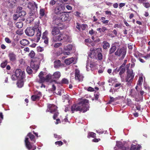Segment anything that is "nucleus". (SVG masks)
Returning <instances> with one entry per match:
<instances>
[{
  "instance_id": "f257e3e1",
  "label": "nucleus",
  "mask_w": 150,
  "mask_h": 150,
  "mask_svg": "<svg viewBox=\"0 0 150 150\" xmlns=\"http://www.w3.org/2000/svg\"><path fill=\"white\" fill-rule=\"evenodd\" d=\"M88 100L86 99L83 100L77 104H74L71 107L72 113L74 112L80 111L85 112L89 110Z\"/></svg>"
},
{
  "instance_id": "f03ea898",
  "label": "nucleus",
  "mask_w": 150,
  "mask_h": 150,
  "mask_svg": "<svg viewBox=\"0 0 150 150\" xmlns=\"http://www.w3.org/2000/svg\"><path fill=\"white\" fill-rule=\"evenodd\" d=\"M35 136L31 133H29L26 137L25 143L26 148L28 150H35L36 147L34 145L35 142Z\"/></svg>"
},
{
  "instance_id": "7ed1b4c3",
  "label": "nucleus",
  "mask_w": 150,
  "mask_h": 150,
  "mask_svg": "<svg viewBox=\"0 0 150 150\" xmlns=\"http://www.w3.org/2000/svg\"><path fill=\"white\" fill-rule=\"evenodd\" d=\"M90 51L89 56L91 58H95L99 60H100L102 59L103 56L101 53L102 52L101 48H98L95 50L93 48H91Z\"/></svg>"
},
{
  "instance_id": "20e7f679",
  "label": "nucleus",
  "mask_w": 150,
  "mask_h": 150,
  "mask_svg": "<svg viewBox=\"0 0 150 150\" xmlns=\"http://www.w3.org/2000/svg\"><path fill=\"white\" fill-rule=\"evenodd\" d=\"M69 38V36L66 33H61L59 35L54 36L52 38V40L54 42L57 41L64 40L67 41Z\"/></svg>"
},
{
  "instance_id": "39448f33",
  "label": "nucleus",
  "mask_w": 150,
  "mask_h": 150,
  "mask_svg": "<svg viewBox=\"0 0 150 150\" xmlns=\"http://www.w3.org/2000/svg\"><path fill=\"white\" fill-rule=\"evenodd\" d=\"M48 108L49 109V110H48V111H50L51 113H54L53 118L55 120L59 114L57 111V107L54 105L50 104L48 105Z\"/></svg>"
},
{
  "instance_id": "423d86ee",
  "label": "nucleus",
  "mask_w": 150,
  "mask_h": 150,
  "mask_svg": "<svg viewBox=\"0 0 150 150\" xmlns=\"http://www.w3.org/2000/svg\"><path fill=\"white\" fill-rule=\"evenodd\" d=\"M127 74L126 81L127 82V84L128 85H130L133 79L134 74L133 73V70L129 69L127 70Z\"/></svg>"
},
{
  "instance_id": "0eeeda50",
  "label": "nucleus",
  "mask_w": 150,
  "mask_h": 150,
  "mask_svg": "<svg viewBox=\"0 0 150 150\" xmlns=\"http://www.w3.org/2000/svg\"><path fill=\"white\" fill-rule=\"evenodd\" d=\"M126 51L124 47L121 49H118L117 51L115 52L116 55L120 57V59H122L124 58L126 54Z\"/></svg>"
},
{
  "instance_id": "6e6552de",
  "label": "nucleus",
  "mask_w": 150,
  "mask_h": 150,
  "mask_svg": "<svg viewBox=\"0 0 150 150\" xmlns=\"http://www.w3.org/2000/svg\"><path fill=\"white\" fill-rule=\"evenodd\" d=\"M83 78V75L80 73L79 70L77 69H76L75 77V80L78 81H81Z\"/></svg>"
},
{
  "instance_id": "1a4fd4ad",
  "label": "nucleus",
  "mask_w": 150,
  "mask_h": 150,
  "mask_svg": "<svg viewBox=\"0 0 150 150\" xmlns=\"http://www.w3.org/2000/svg\"><path fill=\"white\" fill-rule=\"evenodd\" d=\"M61 5H59L58 6H56L54 10V13L57 14H61L63 13V11L65 9L64 6Z\"/></svg>"
},
{
  "instance_id": "9d476101",
  "label": "nucleus",
  "mask_w": 150,
  "mask_h": 150,
  "mask_svg": "<svg viewBox=\"0 0 150 150\" xmlns=\"http://www.w3.org/2000/svg\"><path fill=\"white\" fill-rule=\"evenodd\" d=\"M74 48V47L73 45L71 44H69L65 46L64 47V51L63 52L64 54L65 55H69L70 53L69 51L71 50Z\"/></svg>"
},
{
  "instance_id": "9b49d317",
  "label": "nucleus",
  "mask_w": 150,
  "mask_h": 150,
  "mask_svg": "<svg viewBox=\"0 0 150 150\" xmlns=\"http://www.w3.org/2000/svg\"><path fill=\"white\" fill-rule=\"evenodd\" d=\"M35 30L33 27L27 28L25 30L26 34L28 36H33L34 34Z\"/></svg>"
},
{
  "instance_id": "f8f14e48",
  "label": "nucleus",
  "mask_w": 150,
  "mask_h": 150,
  "mask_svg": "<svg viewBox=\"0 0 150 150\" xmlns=\"http://www.w3.org/2000/svg\"><path fill=\"white\" fill-rule=\"evenodd\" d=\"M15 74L16 76L19 79H23L25 76V73L24 71H22L20 69L16 70Z\"/></svg>"
},
{
  "instance_id": "ddd939ff",
  "label": "nucleus",
  "mask_w": 150,
  "mask_h": 150,
  "mask_svg": "<svg viewBox=\"0 0 150 150\" xmlns=\"http://www.w3.org/2000/svg\"><path fill=\"white\" fill-rule=\"evenodd\" d=\"M61 21H65L69 19V15L66 12H63L59 16Z\"/></svg>"
},
{
  "instance_id": "4468645a",
  "label": "nucleus",
  "mask_w": 150,
  "mask_h": 150,
  "mask_svg": "<svg viewBox=\"0 0 150 150\" xmlns=\"http://www.w3.org/2000/svg\"><path fill=\"white\" fill-rule=\"evenodd\" d=\"M38 62H35L34 60H32L30 63V66L32 68L36 70H37L39 68Z\"/></svg>"
},
{
  "instance_id": "2eb2a0df",
  "label": "nucleus",
  "mask_w": 150,
  "mask_h": 150,
  "mask_svg": "<svg viewBox=\"0 0 150 150\" xmlns=\"http://www.w3.org/2000/svg\"><path fill=\"white\" fill-rule=\"evenodd\" d=\"M8 57L10 60L11 62H14L16 60V55L13 52H10L8 53Z\"/></svg>"
},
{
  "instance_id": "dca6fc26",
  "label": "nucleus",
  "mask_w": 150,
  "mask_h": 150,
  "mask_svg": "<svg viewBox=\"0 0 150 150\" xmlns=\"http://www.w3.org/2000/svg\"><path fill=\"white\" fill-rule=\"evenodd\" d=\"M60 30L58 26L54 27L52 30L51 34L53 35H55L59 34Z\"/></svg>"
},
{
  "instance_id": "f3484780",
  "label": "nucleus",
  "mask_w": 150,
  "mask_h": 150,
  "mask_svg": "<svg viewBox=\"0 0 150 150\" xmlns=\"http://www.w3.org/2000/svg\"><path fill=\"white\" fill-rule=\"evenodd\" d=\"M61 22L59 16H55L53 18V23L58 25Z\"/></svg>"
},
{
  "instance_id": "a211bd4d",
  "label": "nucleus",
  "mask_w": 150,
  "mask_h": 150,
  "mask_svg": "<svg viewBox=\"0 0 150 150\" xmlns=\"http://www.w3.org/2000/svg\"><path fill=\"white\" fill-rule=\"evenodd\" d=\"M75 60V58L72 57L66 59L65 60L64 62L67 65H69L72 63Z\"/></svg>"
},
{
  "instance_id": "6ab92c4d",
  "label": "nucleus",
  "mask_w": 150,
  "mask_h": 150,
  "mask_svg": "<svg viewBox=\"0 0 150 150\" xmlns=\"http://www.w3.org/2000/svg\"><path fill=\"white\" fill-rule=\"evenodd\" d=\"M43 72L41 71L38 75V76L40 79L38 81L39 83H41L45 81V78L43 76Z\"/></svg>"
},
{
  "instance_id": "aec40b11",
  "label": "nucleus",
  "mask_w": 150,
  "mask_h": 150,
  "mask_svg": "<svg viewBox=\"0 0 150 150\" xmlns=\"http://www.w3.org/2000/svg\"><path fill=\"white\" fill-rule=\"evenodd\" d=\"M61 76V73L60 72L56 71L52 75L53 79H58Z\"/></svg>"
},
{
  "instance_id": "412c9836",
  "label": "nucleus",
  "mask_w": 150,
  "mask_h": 150,
  "mask_svg": "<svg viewBox=\"0 0 150 150\" xmlns=\"http://www.w3.org/2000/svg\"><path fill=\"white\" fill-rule=\"evenodd\" d=\"M29 41L26 39H23L20 42V44L22 45L25 46L29 44Z\"/></svg>"
},
{
  "instance_id": "4be33fe9",
  "label": "nucleus",
  "mask_w": 150,
  "mask_h": 150,
  "mask_svg": "<svg viewBox=\"0 0 150 150\" xmlns=\"http://www.w3.org/2000/svg\"><path fill=\"white\" fill-rule=\"evenodd\" d=\"M52 79H53L52 75L49 74L46 76L45 78V81L47 82H51Z\"/></svg>"
},
{
  "instance_id": "5701e85b",
  "label": "nucleus",
  "mask_w": 150,
  "mask_h": 150,
  "mask_svg": "<svg viewBox=\"0 0 150 150\" xmlns=\"http://www.w3.org/2000/svg\"><path fill=\"white\" fill-rule=\"evenodd\" d=\"M59 0H57V1H55L54 0H51L50 2V5L53 6L56 3L58 4L61 5L62 3V1L61 2H60V3H58V1Z\"/></svg>"
},
{
  "instance_id": "b1692460",
  "label": "nucleus",
  "mask_w": 150,
  "mask_h": 150,
  "mask_svg": "<svg viewBox=\"0 0 150 150\" xmlns=\"http://www.w3.org/2000/svg\"><path fill=\"white\" fill-rule=\"evenodd\" d=\"M36 31V32H37V34H36L37 42H38L40 40V37L41 35V30H40V31Z\"/></svg>"
},
{
  "instance_id": "393cba45",
  "label": "nucleus",
  "mask_w": 150,
  "mask_h": 150,
  "mask_svg": "<svg viewBox=\"0 0 150 150\" xmlns=\"http://www.w3.org/2000/svg\"><path fill=\"white\" fill-rule=\"evenodd\" d=\"M116 145L119 148H122V150H125L126 149L125 147H122L123 146V144L121 142L117 141L116 142Z\"/></svg>"
},
{
  "instance_id": "a878e982",
  "label": "nucleus",
  "mask_w": 150,
  "mask_h": 150,
  "mask_svg": "<svg viewBox=\"0 0 150 150\" xmlns=\"http://www.w3.org/2000/svg\"><path fill=\"white\" fill-rule=\"evenodd\" d=\"M87 137L89 138L90 137L95 138L96 137V134L92 132H90L88 133Z\"/></svg>"
},
{
  "instance_id": "bb28decb",
  "label": "nucleus",
  "mask_w": 150,
  "mask_h": 150,
  "mask_svg": "<svg viewBox=\"0 0 150 150\" xmlns=\"http://www.w3.org/2000/svg\"><path fill=\"white\" fill-rule=\"evenodd\" d=\"M33 28H34L35 31L41 30V27L39 25V24L38 23H35L34 25V27Z\"/></svg>"
},
{
  "instance_id": "cd10ccee",
  "label": "nucleus",
  "mask_w": 150,
  "mask_h": 150,
  "mask_svg": "<svg viewBox=\"0 0 150 150\" xmlns=\"http://www.w3.org/2000/svg\"><path fill=\"white\" fill-rule=\"evenodd\" d=\"M60 65V61L59 60L55 61L54 62V67L55 68H58Z\"/></svg>"
},
{
  "instance_id": "c85d7f7f",
  "label": "nucleus",
  "mask_w": 150,
  "mask_h": 150,
  "mask_svg": "<svg viewBox=\"0 0 150 150\" xmlns=\"http://www.w3.org/2000/svg\"><path fill=\"white\" fill-rule=\"evenodd\" d=\"M26 14V12L24 11L23 10L21 11L19 13V16L21 17H23Z\"/></svg>"
},
{
  "instance_id": "c756f323",
  "label": "nucleus",
  "mask_w": 150,
  "mask_h": 150,
  "mask_svg": "<svg viewBox=\"0 0 150 150\" xmlns=\"http://www.w3.org/2000/svg\"><path fill=\"white\" fill-rule=\"evenodd\" d=\"M23 24L22 22H18L16 24V26L17 28H21L23 26Z\"/></svg>"
},
{
  "instance_id": "7c9ffc66",
  "label": "nucleus",
  "mask_w": 150,
  "mask_h": 150,
  "mask_svg": "<svg viewBox=\"0 0 150 150\" xmlns=\"http://www.w3.org/2000/svg\"><path fill=\"white\" fill-rule=\"evenodd\" d=\"M17 86L19 88H21L23 85V82L21 81H18L17 83Z\"/></svg>"
},
{
  "instance_id": "2f4dec72",
  "label": "nucleus",
  "mask_w": 150,
  "mask_h": 150,
  "mask_svg": "<svg viewBox=\"0 0 150 150\" xmlns=\"http://www.w3.org/2000/svg\"><path fill=\"white\" fill-rule=\"evenodd\" d=\"M118 97H116L115 98H114L112 97H110V100L109 102V103H110L114 102L115 101H116L118 99Z\"/></svg>"
},
{
  "instance_id": "473e14b6",
  "label": "nucleus",
  "mask_w": 150,
  "mask_h": 150,
  "mask_svg": "<svg viewBox=\"0 0 150 150\" xmlns=\"http://www.w3.org/2000/svg\"><path fill=\"white\" fill-rule=\"evenodd\" d=\"M31 99L33 101H35L37 100H39L40 98H38V97L36 96L35 95H34L32 96Z\"/></svg>"
},
{
  "instance_id": "72a5a7b5",
  "label": "nucleus",
  "mask_w": 150,
  "mask_h": 150,
  "mask_svg": "<svg viewBox=\"0 0 150 150\" xmlns=\"http://www.w3.org/2000/svg\"><path fill=\"white\" fill-rule=\"evenodd\" d=\"M109 47L110 44L108 42L104 41V49H107L109 48Z\"/></svg>"
},
{
  "instance_id": "f704fd0d",
  "label": "nucleus",
  "mask_w": 150,
  "mask_h": 150,
  "mask_svg": "<svg viewBox=\"0 0 150 150\" xmlns=\"http://www.w3.org/2000/svg\"><path fill=\"white\" fill-rule=\"evenodd\" d=\"M34 94L36 96L38 97V98H40L42 97V94L41 92L40 91H36L35 92Z\"/></svg>"
},
{
  "instance_id": "c9c22d12",
  "label": "nucleus",
  "mask_w": 150,
  "mask_h": 150,
  "mask_svg": "<svg viewBox=\"0 0 150 150\" xmlns=\"http://www.w3.org/2000/svg\"><path fill=\"white\" fill-rule=\"evenodd\" d=\"M117 80L115 78H111L108 80L109 83H113L114 82L116 81Z\"/></svg>"
},
{
  "instance_id": "e433bc0d",
  "label": "nucleus",
  "mask_w": 150,
  "mask_h": 150,
  "mask_svg": "<svg viewBox=\"0 0 150 150\" xmlns=\"http://www.w3.org/2000/svg\"><path fill=\"white\" fill-rule=\"evenodd\" d=\"M125 71V69L124 68H120V71L119 72V74L120 75V77L122 78V75L124 73V72Z\"/></svg>"
},
{
  "instance_id": "4c0bfd02",
  "label": "nucleus",
  "mask_w": 150,
  "mask_h": 150,
  "mask_svg": "<svg viewBox=\"0 0 150 150\" xmlns=\"http://www.w3.org/2000/svg\"><path fill=\"white\" fill-rule=\"evenodd\" d=\"M143 81V79L142 77H140L139 79L138 83H137V85H140L142 83Z\"/></svg>"
},
{
  "instance_id": "58836bf2",
  "label": "nucleus",
  "mask_w": 150,
  "mask_h": 150,
  "mask_svg": "<svg viewBox=\"0 0 150 150\" xmlns=\"http://www.w3.org/2000/svg\"><path fill=\"white\" fill-rule=\"evenodd\" d=\"M116 49V46H112L110 49V54L114 52L115 51V50Z\"/></svg>"
},
{
  "instance_id": "ea45409f",
  "label": "nucleus",
  "mask_w": 150,
  "mask_h": 150,
  "mask_svg": "<svg viewBox=\"0 0 150 150\" xmlns=\"http://www.w3.org/2000/svg\"><path fill=\"white\" fill-rule=\"evenodd\" d=\"M37 11L36 10H31L29 13V14L30 16H33L35 14Z\"/></svg>"
},
{
  "instance_id": "a19ab883",
  "label": "nucleus",
  "mask_w": 150,
  "mask_h": 150,
  "mask_svg": "<svg viewBox=\"0 0 150 150\" xmlns=\"http://www.w3.org/2000/svg\"><path fill=\"white\" fill-rule=\"evenodd\" d=\"M26 71L29 74H31L33 72L32 69L29 67H28L27 68Z\"/></svg>"
},
{
  "instance_id": "79ce46f5",
  "label": "nucleus",
  "mask_w": 150,
  "mask_h": 150,
  "mask_svg": "<svg viewBox=\"0 0 150 150\" xmlns=\"http://www.w3.org/2000/svg\"><path fill=\"white\" fill-rule=\"evenodd\" d=\"M143 5L146 8H148L150 7V4L149 2L144 3Z\"/></svg>"
},
{
  "instance_id": "37998d69",
  "label": "nucleus",
  "mask_w": 150,
  "mask_h": 150,
  "mask_svg": "<svg viewBox=\"0 0 150 150\" xmlns=\"http://www.w3.org/2000/svg\"><path fill=\"white\" fill-rule=\"evenodd\" d=\"M61 82L62 83L68 84L69 83V81L67 79L64 78L62 79Z\"/></svg>"
},
{
  "instance_id": "c03bdc74",
  "label": "nucleus",
  "mask_w": 150,
  "mask_h": 150,
  "mask_svg": "<svg viewBox=\"0 0 150 150\" xmlns=\"http://www.w3.org/2000/svg\"><path fill=\"white\" fill-rule=\"evenodd\" d=\"M55 144L58 146H60L63 144V143L62 141H59L55 142Z\"/></svg>"
},
{
  "instance_id": "a18cd8bd",
  "label": "nucleus",
  "mask_w": 150,
  "mask_h": 150,
  "mask_svg": "<svg viewBox=\"0 0 150 150\" xmlns=\"http://www.w3.org/2000/svg\"><path fill=\"white\" fill-rule=\"evenodd\" d=\"M45 10L44 9H41L40 11V14L41 16H43L45 15Z\"/></svg>"
},
{
  "instance_id": "49530a36",
  "label": "nucleus",
  "mask_w": 150,
  "mask_h": 150,
  "mask_svg": "<svg viewBox=\"0 0 150 150\" xmlns=\"http://www.w3.org/2000/svg\"><path fill=\"white\" fill-rule=\"evenodd\" d=\"M17 34L21 35L23 33V32L22 30L21 29H19L16 32Z\"/></svg>"
},
{
  "instance_id": "de8ad7c7",
  "label": "nucleus",
  "mask_w": 150,
  "mask_h": 150,
  "mask_svg": "<svg viewBox=\"0 0 150 150\" xmlns=\"http://www.w3.org/2000/svg\"><path fill=\"white\" fill-rule=\"evenodd\" d=\"M44 40V42L46 44L48 43V38L47 37H44L43 38H42Z\"/></svg>"
},
{
  "instance_id": "09e8293b",
  "label": "nucleus",
  "mask_w": 150,
  "mask_h": 150,
  "mask_svg": "<svg viewBox=\"0 0 150 150\" xmlns=\"http://www.w3.org/2000/svg\"><path fill=\"white\" fill-rule=\"evenodd\" d=\"M35 55V53L33 51H31L30 53L29 54V56L31 58L33 57Z\"/></svg>"
},
{
  "instance_id": "8fccbe9b",
  "label": "nucleus",
  "mask_w": 150,
  "mask_h": 150,
  "mask_svg": "<svg viewBox=\"0 0 150 150\" xmlns=\"http://www.w3.org/2000/svg\"><path fill=\"white\" fill-rule=\"evenodd\" d=\"M11 78L13 80H16L17 79H18V77L16 76V75L15 74H13L12 75V76H11Z\"/></svg>"
},
{
  "instance_id": "3c124183",
  "label": "nucleus",
  "mask_w": 150,
  "mask_h": 150,
  "mask_svg": "<svg viewBox=\"0 0 150 150\" xmlns=\"http://www.w3.org/2000/svg\"><path fill=\"white\" fill-rule=\"evenodd\" d=\"M5 42L8 43H10L11 42V40L7 37H6L5 39Z\"/></svg>"
},
{
  "instance_id": "603ef678",
  "label": "nucleus",
  "mask_w": 150,
  "mask_h": 150,
  "mask_svg": "<svg viewBox=\"0 0 150 150\" xmlns=\"http://www.w3.org/2000/svg\"><path fill=\"white\" fill-rule=\"evenodd\" d=\"M62 44L61 43H56L54 45V47H59L60 46L62 45Z\"/></svg>"
},
{
  "instance_id": "864d4df0",
  "label": "nucleus",
  "mask_w": 150,
  "mask_h": 150,
  "mask_svg": "<svg viewBox=\"0 0 150 150\" xmlns=\"http://www.w3.org/2000/svg\"><path fill=\"white\" fill-rule=\"evenodd\" d=\"M54 136L55 138H57L58 139H60L62 138V137L61 135H58L56 134H54Z\"/></svg>"
},
{
  "instance_id": "5fc2aeb1",
  "label": "nucleus",
  "mask_w": 150,
  "mask_h": 150,
  "mask_svg": "<svg viewBox=\"0 0 150 150\" xmlns=\"http://www.w3.org/2000/svg\"><path fill=\"white\" fill-rule=\"evenodd\" d=\"M48 34V32L47 31H46L43 33L42 38H44V37H47V35Z\"/></svg>"
},
{
  "instance_id": "6e6d98bb",
  "label": "nucleus",
  "mask_w": 150,
  "mask_h": 150,
  "mask_svg": "<svg viewBox=\"0 0 150 150\" xmlns=\"http://www.w3.org/2000/svg\"><path fill=\"white\" fill-rule=\"evenodd\" d=\"M3 115L2 112H0V124L1 123L2 120L3 119Z\"/></svg>"
},
{
  "instance_id": "4d7b16f0",
  "label": "nucleus",
  "mask_w": 150,
  "mask_h": 150,
  "mask_svg": "<svg viewBox=\"0 0 150 150\" xmlns=\"http://www.w3.org/2000/svg\"><path fill=\"white\" fill-rule=\"evenodd\" d=\"M87 26V25L86 24H82L81 26V28L82 30H84L85 29Z\"/></svg>"
},
{
  "instance_id": "13d9d810",
  "label": "nucleus",
  "mask_w": 150,
  "mask_h": 150,
  "mask_svg": "<svg viewBox=\"0 0 150 150\" xmlns=\"http://www.w3.org/2000/svg\"><path fill=\"white\" fill-rule=\"evenodd\" d=\"M122 86V85L121 83H117L115 85V87H119V88H120Z\"/></svg>"
},
{
  "instance_id": "bf43d9fd",
  "label": "nucleus",
  "mask_w": 150,
  "mask_h": 150,
  "mask_svg": "<svg viewBox=\"0 0 150 150\" xmlns=\"http://www.w3.org/2000/svg\"><path fill=\"white\" fill-rule=\"evenodd\" d=\"M100 139H96L95 138L92 140V142H98L99 140H100Z\"/></svg>"
},
{
  "instance_id": "052dcab7",
  "label": "nucleus",
  "mask_w": 150,
  "mask_h": 150,
  "mask_svg": "<svg viewBox=\"0 0 150 150\" xmlns=\"http://www.w3.org/2000/svg\"><path fill=\"white\" fill-rule=\"evenodd\" d=\"M66 8L68 10H71L72 9V7L69 5H67Z\"/></svg>"
},
{
  "instance_id": "680f3d73",
  "label": "nucleus",
  "mask_w": 150,
  "mask_h": 150,
  "mask_svg": "<svg viewBox=\"0 0 150 150\" xmlns=\"http://www.w3.org/2000/svg\"><path fill=\"white\" fill-rule=\"evenodd\" d=\"M88 91H94V89L91 87H90L88 88Z\"/></svg>"
},
{
  "instance_id": "e2e57ef3",
  "label": "nucleus",
  "mask_w": 150,
  "mask_h": 150,
  "mask_svg": "<svg viewBox=\"0 0 150 150\" xmlns=\"http://www.w3.org/2000/svg\"><path fill=\"white\" fill-rule=\"evenodd\" d=\"M138 0V2L139 3H145V2H146L148 0Z\"/></svg>"
},
{
  "instance_id": "0e129e2a",
  "label": "nucleus",
  "mask_w": 150,
  "mask_h": 150,
  "mask_svg": "<svg viewBox=\"0 0 150 150\" xmlns=\"http://www.w3.org/2000/svg\"><path fill=\"white\" fill-rule=\"evenodd\" d=\"M6 65V63H3L1 64V67L2 68H4Z\"/></svg>"
},
{
  "instance_id": "69168bd1",
  "label": "nucleus",
  "mask_w": 150,
  "mask_h": 150,
  "mask_svg": "<svg viewBox=\"0 0 150 150\" xmlns=\"http://www.w3.org/2000/svg\"><path fill=\"white\" fill-rule=\"evenodd\" d=\"M105 13L106 14L108 15H111V12L110 11H105Z\"/></svg>"
},
{
  "instance_id": "338daca9",
  "label": "nucleus",
  "mask_w": 150,
  "mask_h": 150,
  "mask_svg": "<svg viewBox=\"0 0 150 150\" xmlns=\"http://www.w3.org/2000/svg\"><path fill=\"white\" fill-rule=\"evenodd\" d=\"M125 5V4L124 3H121L120 4L119 6L120 7L122 8Z\"/></svg>"
},
{
  "instance_id": "774afa93",
  "label": "nucleus",
  "mask_w": 150,
  "mask_h": 150,
  "mask_svg": "<svg viewBox=\"0 0 150 150\" xmlns=\"http://www.w3.org/2000/svg\"><path fill=\"white\" fill-rule=\"evenodd\" d=\"M56 89V87L54 85H52V91H54Z\"/></svg>"
}]
</instances>
